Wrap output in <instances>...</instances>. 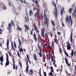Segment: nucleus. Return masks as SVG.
Listing matches in <instances>:
<instances>
[{
    "instance_id": "obj_44",
    "label": "nucleus",
    "mask_w": 76,
    "mask_h": 76,
    "mask_svg": "<svg viewBox=\"0 0 76 76\" xmlns=\"http://www.w3.org/2000/svg\"><path fill=\"white\" fill-rule=\"evenodd\" d=\"M75 13H76V7L75 8L74 12L72 14V15H73V16L74 15H75Z\"/></svg>"
},
{
    "instance_id": "obj_62",
    "label": "nucleus",
    "mask_w": 76,
    "mask_h": 76,
    "mask_svg": "<svg viewBox=\"0 0 76 76\" xmlns=\"http://www.w3.org/2000/svg\"><path fill=\"white\" fill-rule=\"evenodd\" d=\"M28 61H29V62L30 63V64H31V61H30V60H28Z\"/></svg>"
},
{
    "instance_id": "obj_16",
    "label": "nucleus",
    "mask_w": 76,
    "mask_h": 76,
    "mask_svg": "<svg viewBox=\"0 0 76 76\" xmlns=\"http://www.w3.org/2000/svg\"><path fill=\"white\" fill-rule=\"evenodd\" d=\"M33 37H34L33 38L34 40H35V41L36 42L37 41V36L35 33H34Z\"/></svg>"
},
{
    "instance_id": "obj_8",
    "label": "nucleus",
    "mask_w": 76,
    "mask_h": 76,
    "mask_svg": "<svg viewBox=\"0 0 76 76\" xmlns=\"http://www.w3.org/2000/svg\"><path fill=\"white\" fill-rule=\"evenodd\" d=\"M27 65L26 68L25 70V72H26V73H28V70H29V66L28 65V61H26Z\"/></svg>"
},
{
    "instance_id": "obj_47",
    "label": "nucleus",
    "mask_w": 76,
    "mask_h": 76,
    "mask_svg": "<svg viewBox=\"0 0 76 76\" xmlns=\"http://www.w3.org/2000/svg\"><path fill=\"white\" fill-rule=\"evenodd\" d=\"M46 57L47 60H49V57L48 56V54H47L46 55Z\"/></svg>"
},
{
    "instance_id": "obj_24",
    "label": "nucleus",
    "mask_w": 76,
    "mask_h": 76,
    "mask_svg": "<svg viewBox=\"0 0 76 76\" xmlns=\"http://www.w3.org/2000/svg\"><path fill=\"white\" fill-rule=\"evenodd\" d=\"M69 18L70 19L71 22V26H72V24H73V21H72V17L70 15H69Z\"/></svg>"
},
{
    "instance_id": "obj_6",
    "label": "nucleus",
    "mask_w": 76,
    "mask_h": 76,
    "mask_svg": "<svg viewBox=\"0 0 76 76\" xmlns=\"http://www.w3.org/2000/svg\"><path fill=\"white\" fill-rule=\"evenodd\" d=\"M12 26V23H9L8 26L7 27V29L9 31V33H10L12 29H11V27Z\"/></svg>"
},
{
    "instance_id": "obj_27",
    "label": "nucleus",
    "mask_w": 76,
    "mask_h": 76,
    "mask_svg": "<svg viewBox=\"0 0 76 76\" xmlns=\"http://www.w3.org/2000/svg\"><path fill=\"white\" fill-rule=\"evenodd\" d=\"M29 15L31 16L32 15H33V12L31 10V9L30 10L29 12Z\"/></svg>"
},
{
    "instance_id": "obj_31",
    "label": "nucleus",
    "mask_w": 76,
    "mask_h": 76,
    "mask_svg": "<svg viewBox=\"0 0 76 76\" xmlns=\"http://www.w3.org/2000/svg\"><path fill=\"white\" fill-rule=\"evenodd\" d=\"M34 56L33 57L34 58L35 60V61H37V56H36V54H35V53H34Z\"/></svg>"
},
{
    "instance_id": "obj_19",
    "label": "nucleus",
    "mask_w": 76,
    "mask_h": 76,
    "mask_svg": "<svg viewBox=\"0 0 76 76\" xmlns=\"http://www.w3.org/2000/svg\"><path fill=\"white\" fill-rule=\"evenodd\" d=\"M9 39H7V41L6 45H7V47L8 49H9Z\"/></svg>"
},
{
    "instance_id": "obj_61",
    "label": "nucleus",
    "mask_w": 76,
    "mask_h": 76,
    "mask_svg": "<svg viewBox=\"0 0 76 76\" xmlns=\"http://www.w3.org/2000/svg\"><path fill=\"white\" fill-rule=\"evenodd\" d=\"M25 19H26V23H27V18H26V17H25Z\"/></svg>"
},
{
    "instance_id": "obj_14",
    "label": "nucleus",
    "mask_w": 76,
    "mask_h": 76,
    "mask_svg": "<svg viewBox=\"0 0 76 76\" xmlns=\"http://www.w3.org/2000/svg\"><path fill=\"white\" fill-rule=\"evenodd\" d=\"M63 12H64V13H65V11H64V7L61 10L60 13L61 16L63 15Z\"/></svg>"
},
{
    "instance_id": "obj_15",
    "label": "nucleus",
    "mask_w": 76,
    "mask_h": 76,
    "mask_svg": "<svg viewBox=\"0 0 76 76\" xmlns=\"http://www.w3.org/2000/svg\"><path fill=\"white\" fill-rule=\"evenodd\" d=\"M58 47L59 49V52L61 54H63V51H62V49L61 48V46L60 45H58Z\"/></svg>"
},
{
    "instance_id": "obj_42",
    "label": "nucleus",
    "mask_w": 76,
    "mask_h": 76,
    "mask_svg": "<svg viewBox=\"0 0 76 76\" xmlns=\"http://www.w3.org/2000/svg\"><path fill=\"white\" fill-rule=\"evenodd\" d=\"M2 9L4 10H5V9H6V7L5 5H4L2 7Z\"/></svg>"
},
{
    "instance_id": "obj_40",
    "label": "nucleus",
    "mask_w": 76,
    "mask_h": 76,
    "mask_svg": "<svg viewBox=\"0 0 76 76\" xmlns=\"http://www.w3.org/2000/svg\"><path fill=\"white\" fill-rule=\"evenodd\" d=\"M19 51L20 52H23V49H22V48H20V47L19 48Z\"/></svg>"
},
{
    "instance_id": "obj_51",
    "label": "nucleus",
    "mask_w": 76,
    "mask_h": 76,
    "mask_svg": "<svg viewBox=\"0 0 76 76\" xmlns=\"http://www.w3.org/2000/svg\"><path fill=\"white\" fill-rule=\"evenodd\" d=\"M36 9H37V7H34L33 8V11H35V10H36Z\"/></svg>"
},
{
    "instance_id": "obj_11",
    "label": "nucleus",
    "mask_w": 76,
    "mask_h": 76,
    "mask_svg": "<svg viewBox=\"0 0 76 76\" xmlns=\"http://www.w3.org/2000/svg\"><path fill=\"white\" fill-rule=\"evenodd\" d=\"M51 22L53 27V31H56V29H55V28H54V27L55 26V25H56V23L52 20H51Z\"/></svg>"
},
{
    "instance_id": "obj_22",
    "label": "nucleus",
    "mask_w": 76,
    "mask_h": 76,
    "mask_svg": "<svg viewBox=\"0 0 76 76\" xmlns=\"http://www.w3.org/2000/svg\"><path fill=\"white\" fill-rule=\"evenodd\" d=\"M51 59L52 61H53L54 60V63H53V64H54L56 63V60L54 59L53 60V57L52 54L51 55Z\"/></svg>"
},
{
    "instance_id": "obj_54",
    "label": "nucleus",
    "mask_w": 76,
    "mask_h": 76,
    "mask_svg": "<svg viewBox=\"0 0 76 76\" xmlns=\"http://www.w3.org/2000/svg\"><path fill=\"white\" fill-rule=\"evenodd\" d=\"M26 15L27 16V18H28L27 21L28 22H29V18L28 17V13H27V12H26Z\"/></svg>"
},
{
    "instance_id": "obj_43",
    "label": "nucleus",
    "mask_w": 76,
    "mask_h": 76,
    "mask_svg": "<svg viewBox=\"0 0 76 76\" xmlns=\"http://www.w3.org/2000/svg\"><path fill=\"white\" fill-rule=\"evenodd\" d=\"M34 30V28H32V30L30 31V34H31V35H32V34H33V31Z\"/></svg>"
},
{
    "instance_id": "obj_5",
    "label": "nucleus",
    "mask_w": 76,
    "mask_h": 76,
    "mask_svg": "<svg viewBox=\"0 0 76 76\" xmlns=\"http://www.w3.org/2000/svg\"><path fill=\"white\" fill-rule=\"evenodd\" d=\"M37 12L34 14V16L35 18H38V15H39V9H37Z\"/></svg>"
},
{
    "instance_id": "obj_9",
    "label": "nucleus",
    "mask_w": 76,
    "mask_h": 76,
    "mask_svg": "<svg viewBox=\"0 0 76 76\" xmlns=\"http://www.w3.org/2000/svg\"><path fill=\"white\" fill-rule=\"evenodd\" d=\"M55 38H54V42L55 43H56L58 45H59V43H58V42H57L58 41V40H57V35H56H56H55Z\"/></svg>"
},
{
    "instance_id": "obj_25",
    "label": "nucleus",
    "mask_w": 76,
    "mask_h": 76,
    "mask_svg": "<svg viewBox=\"0 0 76 76\" xmlns=\"http://www.w3.org/2000/svg\"><path fill=\"white\" fill-rule=\"evenodd\" d=\"M24 26L27 31H28V30L29 29V28L28 27V26L26 25L25 24Z\"/></svg>"
},
{
    "instance_id": "obj_64",
    "label": "nucleus",
    "mask_w": 76,
    "mask_h": 76,
    "mask_svg": "<svg viewBox=\"0 0 76 76\" xmlns=\"http://www.w3.org/2000/svg\"><path fill=\"white\" fill-rule=\"evenodd\" d=\"M44 47H45V46H47V43H45L44 44Z\"/></svg>"
},
{
    "instance_id": "obj_28",
    "label": "nucleus",
    "mask_w": 76,
    "mask_h": 76,
    "mask_svg": "<svg viewBox=\"0 0 76 76\" xmlns=\"http://www.w3.org/2000/svg\"><path fill=\"white\" fill-rule=\"evenodd\" d=\"M11 46L12 50H13L14 51H15V48H14V47L13 46V43H12V42H11Z\"/></svg>"
},
{
    "instance_id": "obj_23",
    "label": "nucleus",
    "mask_w": 76,
    "mask_h": 76,
    "mask_svg": "<svg viewBox=\"0 0 76 76\" xmlns=\"http://www.w3.org/2000/svg\"><path fill=\"white\" fill-rule=\"evenodd\" d=\"M0 61H1L2 62H3V55H1V57L0 58Z\"/></svg>"
},
{
    "instance_id": "obj_60",
    "label": "nucleus",
    "mask_w": 76,
    "mask_h": 76,
    "mask_svg": "<svg viewBox=\"0 0 76 76\" xmlns=\"http://www.w3.org/2000/svg\"><path fill=\"white\" fill-rule=\"evenodd\" d=\"M57 34H58V35H61V34L60 33V32H58Z\"/></svg>"
},
{
    "instance_id": "obj_18",
    "label": "nucleus",
    "mask_w": 76,
    "mask_h": 76,
    "mask_svg": "<svg viewBox=\"0 0 76 76\" xmlns=\"http://www.w3.org/2000/svg\"><path fill=\"white\" fill-rule=\"evenodd\" d=\"M67 50H70L71 48V46H70V44L69 43L67 44Z\"/></svg>"
},
{
    "instance_id": "obj_35",
    "label": "nucleus",
    "mask_w": 76,
    "mask_h": 76,
    "mask_svg": "<svg viewBox=\"0 0 76 76\" xmlns=\"http://www.w3.org/2000/svg\"><path fill=\"white\" fill-rule=\"evenodd\" d=\"M9 65V61H7L5 64V65L7 66Z\"/></svg>"
},
{
    "instance_id": "obj_13",
    "label": "nucleus",
    "mask_w": 76,
    "mask_h": 76,
    "mask_svg": "<svg viewBox=\"0 0 76 76\" xmlns=\"http://www.w3.org/2000/svg\"><path fill=\"white\" fill-rule=\"evenodd\" d=\"M65 19L66 23H67L68 22V23H70V20H69V16L68 15H66V17Z\"/></svg>"
},
{
    "instance_id": "obj_29",
    "label": "nucleus",
    "mask_w": 76,
    "mask_h": 76,
    "mask_svg": "<svg viewBox=\"0 0 76 76\" xmlns=\"http://www.w3.org/2000/svg\"><path fill=\"white\" fill-rule=\"evenodd\" d=\"M18 30L19 31H22V29L21 28L19 27V26H18L17 28V31H18Z\"/></svg>"
},
{
    "instance_id": "obj_34",
    "label": "nucleus",
    "mask_w": 76,
    "mask_h": 76,
    "mask_svg": "<svg viewBox=\"0 0 76 76\" xmlns=\"http://www.w3.org/2000/svg\"><path fill=\"white\" fill-rule=\"evenodd\" d=\"M6 55L7 56L6 60H7V61H9V56H8V55L6 53Z\"/></svg>"
},
{
    "instance_id": "obj_63",
    "label": "nucleus",
    "mask_w": 76,
    "mask_h": 76,
    "mask_svg": "<svg viewBox=\"0 0 76 76\" xmlns=\"http://www.w3.org/2000/svg\"><path fill=\"white\" fill-rule=\"evenodd\" d=\"M24 3H25V4H27L25 0H24Z\"/></svg>"
},
{
    "instance_id": "obj_2",
    "label": "nucleus",
    "mask_w": 76,
    "mask_h": 76,
    "mask_svg": "<svg viewBox=\"0 0 76 76\" xmlns=\"http://www.w3.org/2000/svg\"><path fill=\"white\" fill-rule=\"evenodd\" d=\"M44 17L45 18H44V20H45V22H44L45 25H47V26L48 27L49 24V20H48V18H47V15L45 14L44 15Z\"/></svg>"
},
{
    "instance_id": "obj_50",
    "label": "nucleus",
    "mask_w": 76,
    "mask_h": 76,
    "mask_svg": "<svg viewBox=\"0 0 76 76\" xmlns=\"http://www.w3.org/2000/svg\"><path fill=\"white\" fill-rule=\"evenodd\" d=\"M11 22L12 25H13V26H15V25L14 24V22H13V21L12 20Z\"/></svg>"
},
{
    "instance_id": "obj_55",
    "label": "nucleus",
    "mask_w": 76,
    "mask_h": 76,
    "mask_svg": "<svg viewBox=\"0 0 76 76\" xmlns=\"http://www.w3.org/2000/svg\"><path fill=\"white\" fill-rule=\"evenodd\" d=\"M45 58H43V59H42V60H43L42 62H43H43H45Z\"/></svg>"
},
{
    "instance_id": "obj_48",
    "label": "nucleus",
    "mask_w": 76,
    "mask_h": 76,
    "mask_svg": "<svg viewBox=\"0 0 76 76\" xmlns=\"http://www.w3.org/2000/svg\"><path fill=\"white\" fill-rule=\"evenodd\" d=\"M26 55L27 56V60H29V56H28V54H26Z\"/></svg>"
},
{
    "instance_id": "obj_41",
    "label": "nucleus",
    "mask_w": 76,
    "mask_h": 76,
    "mask_svg": "<svg viewBox=\"0 0 76 76\" xmlns=\"http://www.w3.org/2000/svg\"><path fill=\"white\" fill-rule=\"evenodd\" d=\"M18 41L19 42V45H20V46H21V44H22V43H21V41H20V39H18Z\"/></svg>"
},
{
    "instance_id": "obj_36",
    "label": "nucleus",
    "mask_w": 76,
    "mask_h": 76,
    "mask_svg": "<svg viewBox=\"0 0 76 76\" xmlns=\"http://www.w3.org/2000/svg\"><path fill=\"white\" fill-rule=\"evenodd\" d=\"M71 56H72V57H73V55H74V52H73V50H71Z\"/></svg>"
},
{
    "instance_id": "obj_1",
    "label": "nucleus",
    "mask_w": 76,
    "mask_h": 76,
    "mask_svg": "<svg viewBox=\"0 0 76 76\" xmlns=\"http://www.w3.org/2000/svg\"><path fill=\"white\" fill-rule=\"evenodd\" d=\"M52 4H53V5L54 6V12L55 14V17L56 19L57 18V7L56 6V4H55V3L53 2H52Z\"/></svg>"
},
{
    "instance_id": "obj_58",
    "label": "nucleus",
    "mask_w": 76,
    "mask_h": 76,
    "mask_svg": "<svg viewBox=\"0 0 76 76\" xmlns=\"http://www.w3.org/2000/svg\"><path fill=\"white\" fill-rule=\"evenodd\" d=\"M62 26H63V27H64L65 26H64V23H63V22H62Z\"/></svg>"
},
{
    "instance_id": "obj_59",
    "label": "nucleus",
    "mask_w": 76,
    "mask_h": 76,
    "mask_svg": "<svg viewBox=\"0 0 76 76\" xmlns=\"http://www.w3.org/2000/svg\"><path fill=\"white\" fill-rule=\"evenodd\" d=\"M60 70L59 69H57L56 70V72H60Z\"/></svg>"
},
{
    "instance_id": "obj_56",
    "label": "nucleus",
    "mask_w": 76,
    "mask_h": 76,
    "mask_svg": "<svg viewBox=\"0 0 76 76\" xmlns=\"http://www.w3.org/2000/svg\"><path fill=\"white\" fill-rule=\"evenodd\" d=\"M60 69L61 70L60 72V74H61V72H63V71H62L63 69Z\"/></svg>"
},
{
    "instance_id": "obj_53",
    "label": "nucleus",
    "mask_w": 76,
    "mask_h": 76,
    "mask_svg": "<svg viewBox=\"0 0 76 76\" xmlns=\"http://www.w3.org/2000/svg\"><path fill=\"white\" fill-rule=\"evenodd\" d=\"M14 47L15 48H16V43H15V42H14Z\"/></svg>"
},
{
    "instance_id": "obj_7",
    "label": "nucleus",
    "mask_w": 76,
    "mask_h": 76,
    "mask_svg": "<svg viewBox=\"0 0 76 76\" xmlns=\"http://www.w3.org/2000/svg\"><path fill=\"white\" fill-rule=\"evenodd\" d=\"M37 47L40 50V51L39 53V55L40 57H42V54H41L42 51H41V48H40V46H39V43L37 45Z\"/></svg>"
},
{
    "instance_id": "obj_10",
    "label": "nucleus",
    "mask_w": 76,
    "mask_h": 76,
    "mask_svg": "<svg viewBox=\"0 0 76 76\" xmlns=\"http://www.w3.org/2000/svg\"><path fill=\"white\" fill-rule=\"evenodd\" d=\"M70 40L72 43L73 42V32L71 31L69 38Z\"/></svg>"
},
{
    "instance_id": "obj_37",
    "label": "nucleus",
    "mask_w": 76,
    "mask_h": 76,
    "mask_svg": "<svg viewBox=\"0 0 76 76\" xmlns=\"http://www.w3.org/2000/svg\"><path fill=\"white\" fill-rule=\"evenodd\" d=\"M35 31H36V33H39V30H38V28L35 29V30H34Z\"/></svg>"
},
{
    "instance_id": "obj_49",
    "label": "nucleus",
    "mask_w": 76,
    "mask_h": 76,
    "mask_svg": "<svg viewBox=\"0 0 76 76\" xmlns=\"http://www.w3.org/2000/svg\"><path fill=\"white\" fill-rule=\"evenodd\" d=\"M17 55L19 58H20V53H19V52H17Z\"/></svg>"
},
{
    "instance_id": "obj_3",
    "label": "nucleus",
    "mask_w": 76,
    "mask_h": 76,
    "mask_svg": "<svg viewBox=\"0 0 76 76\" xmlns=\"http://www.w3.org/2000/svg\"><path fill=\"white\" fill-rule=\"evenodd\" d=\"M48 48L49 50H53V48H54V41H52V46L50 44H48Z\"/></svg>"
},
{
    "instance_id": "obj_17",
    "label": "nucleus",
    "mask_w": 76,
    "mask_h": 76,
    "mask_svg": "<svg viewBox=\"0 0 76 76\" xmlns=\"http://www.w3.org/2000/svg\"><path fill=\"white\" fill-rule=\"evenodd\" d=\"M1 28H0V34H2V33L1 32L3 31V30L2 29H3V30H4V27H3V25H2L1 26Z\"/></svg>"
},
{
    "instance_id": "obj_33",
    "label": "nucleus",
    "mask_w": 76,
    "mask_h": 76,
    "mask_svg": "<svg viewBox=\"0 0 76 76\" xmlns=\"http://www.w3.org/2000/svg\"><path fill=\"white\" fill-rule=\"evenodd\" d=\"M69 13L71 14V13H72V8H69Z\"/></svg>"
},
{
    "instance_id": "obj_21",
    "label": "nucleus",
    "mask_w": 76,
    "mask_h": 76,
    "mask_svg": "<svg viewBox=\"0 0 76 76\" xmlns=\"http://www.w3.org/2000/svg\"><path fill=\"white\" fill-rule=\"evenodd\" d=\"M65 61L66 64L67 65H68V66H70V64H68V63H69V62L68 61V60H67V58H65Z\"/></svg>"
},
{
    "instance_id": "obj_4",
    "label": "nucleus",
    "mask_w": 76,
    "mask_h": 76,
    "mask_svg": "<svg viewBox=\"0 0 76 76\" xmlns=\"http://www.w3.org/2000/svg\"><path fill=\"white\" fill-rule=\"evenodd\" d=\"M44 31H45V27H44L43 28H42L41 29V35L42 38L43 37L44 39L45 38V35H44Z\"/></svg>"
},
{
    "instance_id": "obj_52",
    "label": "nucleus",
    "mask_w": 76,
    "mask_h": 76,
    "mask_svg": "<svg viewBox=\"0 0 76 76\" xmlns=\"http://www.w3.org/2000/svg\"><path fill=\"white\" fill-rule=\"evenodd\" d=\"M19 64H20V67L21 68H22V64H21V63H20V61H19V62H18Z\"/></svg>"
},
{
    "instance_id": "obj_32",
    "label": "nucleus",
    "mask_w": 76,
    "mask_h": 76,
    "mask_svg": "<svg viewBox=\"0 0 76 76\" xmlns=\"http://www.w3.org/2000/svg\"><path fill=\"white\" fill-rule=\"evenodd\" d=\"M64 51L66 56L67 57H69V55L68 54V53H67V52H66V50H64Z\"/></svg>"
},
{
    "instance_id": "obj_38",
    "label": "nucleus",
    "mask_w": 76,
    "mask_h": 76,
    "mask_svg": "<svg viewBox=\"0 0 76 76\" xmlns=\"http://www.w3.org/2000/svg\"><path fill=\"white\" fill-rule=\"evenodd\" d=\"M38 27H40L41 26V22H40V21H38Z\"/></svg>"
},
{
    "instance_id": "obj_12",
    "label": "nucleus",
    "mask_w": 76,
    "mask_h": 76,
    "mask_svg": "<svg viewBox=\"0 0 76 76\" xmlns=\"http://www.w3.org/2000/svg\"><path fill=\"white\" fill-rule=\"evenodd\" d=\"M50 69L51 71L50 72V76H53V73L52 72H54V70H53V66H50Z\"/></svg>"
},
{
    "instance_id": "obj_57",
    "label": "nucleus",
    "mask_w": 76,
    "mask_h": 76,
    "mask_svg": "<svg viewBox=\"0 0 76 76\" xmlns=\"http://www.w3.org/2000/svg\"><path fill=\"white\" fill-rule=\"evenodd\" d=\"M34 30L36 29H37V26H34Z\"/></svg>"
},
{
    "instance_id": "obj_39",
    "label": "nucleus",
    "mask_w": 76,
    "mask_h": 76,
    "mask_svg": "<svg viewBox=\"0 0 76 76\" xmlns=\"http://www.w3.org/2000/svg\"><path fill=\"white\" fill-rule=\"evenodd\" d=\"M66 75H68V76H71V74L70 73H69L67 71L66 72Z\"/></svg>"
},
{
    "instance_id": "obj_30",
    "label": "nucleus",
    "mask_w": 76,
    "mask_h": 76,
    "mask_svg": "<svg viewBox=\"0 0 76 76\" xmlns=\"http://www.w3.org/2000/svg\"><path fill=\"white\" fill-rule=\"evenodd\" d=\"M29 72L30 74H28V75H32V74H33V71L32 70H30L29 71Z\"/></svg>"
},
{
    "instance_id": "obj_26",
    "label": "nucleus",
    "mask_w": 76,
    "mask_h": 76,
    "mask_svg": "<svg viewBox=\"0 0 76 76\" xmlns=\"http://www.w3.org/2000/svg\"><path fill=\"white\" fill-rule=\"evenodd\" d=\"M32 1L34 3H36V4H38L39 2L38 1V0H32Z\"/></svg>"
},
{
    "instance_id": "obj_45",
    "label": "nucleus",
    "mask_w": 76,
    "mask_h": 76,
    "mask_svg": "<svg viewBox=\"0 0 76 76\" xmlns=\"http://www.w3.org/2000/svg\"><path fill=\"white\" fill-rule=\"evenodd\" d=\"M43 75H44V76H47V73H46V72H45L44 71H43Z\"/></svg>"
},
{
    "instance_id": "obj_46",
    "label": "nucleus",
    "mask_w": 76,
    "mask_h": 76,
    "mask_svg": "<svg viewBox=\"0 0 76 76\" xmlns=\"http://www.w3.org/2000/svg\"><path fill=\"white\" fill-rule=\"evenodd\" d=\"M50 35L51 37H54V34H53V33L52 32H51L50 33Z\"/></svg>"
},
{
    "instance_id": "obj_20",
    "label": "nucleus",
    "mask_w": 76,
    "mask_h": 76,
    "mask_svg": "<svg viewBox=\"0 0 76 76\" xmlns=\"http://www.w3.org/2000/svg\"><path fill=\"white\" fill-rule=\"evenodd\" d=\"M12 62L13 63V69H15V58H13Z\"/></svg>"
}]
</instances>
